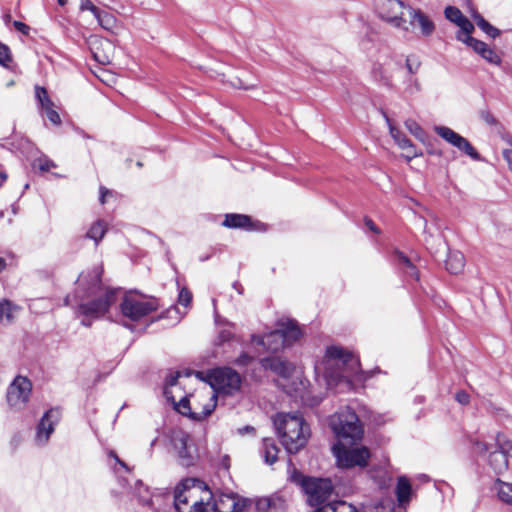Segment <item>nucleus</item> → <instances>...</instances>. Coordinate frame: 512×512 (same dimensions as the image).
I'll list each match as a JSON object with an SVG mask.
<instances>
[{"instance_id":"obj_26","label":"nucleus","mask_w":512,"mask_h":512,"mask_svg":"<svg viewBox=\"0 0 512 512\" xmlns=\"http://www.w3.org/2000/svg\"><path fill=\"white\" fill-rule=\"evenodd\" d=\"M251 219L243 214H227L223 225L229 228H250Z\"/></svg>"},{"instance_id":"obj_47","label":"nucleus","mask_w":512,"mask_h":512,"mask_svg":"<svg viewBox=\"0 0 512 512\" xmlns=\"http://www.w3.org/2000/svg\"><path fill=\"white\" fill-rule=\"evenodd\" d=\"M231 84L235 88L246 89V90L253 89L256 87V84L247 83V82L243 81L241 78H236V80L233 81Z\"/></svg>"},{"instance_id":"obj_46","label":"nucleus","mask_w":512,"mask_h":512,"mask_svg":"<svg viewBox=\"0 0 512 512\" xmlns=\"http://www.w3.org/2000/svg\"><path fill=\"white\" fill-rule=\"evenodd\" d=\"M37 165L38 168L44 172H47L56 166L55 163L49 159H38Z\"/></svg>"},{"instance_id":"obj_22","label":"nucleus","mask_w":512,"mask_h":512,"mask_svg":"<svg viewBox=\"0 0 512 512\" xmlns=\"http://www.w3.org/2000/svg\"><path fill=\"white\" fill-rule=\"evenodd\" d=\"M493 491L496 492L499 500L512 505V483L497 479L493 485Z\"/></svg>"},{"instance_id":"obj_48","label":"nucleus","mask_w":512,"mask_h":512,"mask_svg":"<svg viewBox=\"0 0 512 512\" xmlns=\"http://www.w3.org/2000/svg\"><path fill=\"white\" fill-rule=\"evenodd\" d=\"M253 361V357L247 353H242L235 361L238 366H247Z\"/></svg>"},{"instance_id":"obj_43","label":"nucleus","mask_w":512,"mask_h":512,"mask_svg":"<svg viewBox=\"0 0 512 512\" xmlns=\"http://www.w3.org/2000/svg\"><path fill=\"white\" fill-rule=\"evenodd\" d=\"M47 118L55 125H59L61 123V118L58 112L55 110V107L49 108L44 111Z\"/></svg>"},{"instance_id":"obj_5","label":"nucleus","mask_w":512,"mask_h":512,"mask_svg":"<svg viewBox=\"0 0 512 512\" xmlns=\"http://www.w3.org/2000/svg\"><path fill=\"white\" fill-rule=\"evenodd\" d=\"M179 374L170 375L167 378L164 388V396L166 400L173 404L174 408L182 415L189 416L194 420H203L209 416L216 407L217 395L211 390L207 384L197 389L189 396H183L177 402L174 390L177 388V379Z\"/></svg>"},{"instance_id":"obj_60","label":"nucleus","mask_w":512,"mask_h":512,"mask_svg":"<svg viewBox=\"0 0 512 512\" xmlns=\"http://www.w3.org/2000/svg\"><path fill=\"white\" fill-rule=\"evenodd\" d=\"M68 0H58V4L64 6Z\"/></svg>"},{"instance_id":"obj_56","label":"nucleus","mask_w":512,"mask_h":512,"mask_svg":"<svg viewBox=\"0 0 512 512\" xmlns=\"http://www.w3.org/2000/svg\"><path fill=\"white\" fill-rule=\"evenodd\" d=\"M321 400H322V398H321V397H318V396H317V397H314V398L312 399V401L308 402V405H310V406L316 405V404L320 403V402H321Z\"/></svg>"},{"instance_id":"obj_55","label":"nucleus","mask_w":512,"mask_h":512,"mask_svg":"<svg viewBox=\"0 0 512 512\" xmlns=\"http://www.w3.org/2000/svg\"><path fill=\"white\" fill-rule=\"evenodd\" d=\"M109 455L113 457L117 461V463H119L122 467L126 468V464L123 461H121L113 451H110Z\"/></svg>"},{"instance_id":"obj_49","label":"nucleus","mask_w":512,"mask_h":512,"mask_svg":"<svg viewBox=\"0 0 512 512\" xmlns=\"http://www.w3.org/2000/svg\"><path fill=\"white\" fill-rule=\"evenodd\" d=\"M455 399L462 405H467L470 401V396L465 391H458L455 395Z\"/></svg>"},{"instance_id":"obj_6","label":"nucleus","mask_w":512,"mask_h":512,"mask_svg":"<svg viewBox=\"0 0 512 512\" xmlns=\"http://www.w3.org/2000/svg\"><path fill=\"white\" fill-rule=\"evenodd\" d=\"M274 425L281 442L288 453H296L305 446L310 429L303 417L297 413H279Z\"/></svg>"},{"instance_id":"obj_1","label":"nucleus","mask_w":512,"mask_h":512,"mask_svg":"<svg viewBox=\"0 0 512 512\" xmlns=\"http://www.w3.org/2000/svg\"><path fill=\"white\" fill-rule=\"evenodd\" d=\"M248 501L237 494H220L216 500L204 482L188 478L174 491L177 512H244Z\"/></svg>"},{"instance_id":"obj_45","label":"nucleus","mask_w":512,"mask_h":512,"mask_svg":"<svg viewBox=\"0 0 512 512\" xmlns=\"http://www.w3.org/2000/svg\"><path fill=\"white\" fill-rule=\"evenodd\" d=\"M80 9L82 11L88 10L92 12L94 16L98 14L100 10L90 0H81Z\"/></svg>"},{"instance_id":"obj_62","label":"nucleus","mask_w":512,"mask_h":512,"mask_svg":"<svg viewBox=\"0 0 512 512\" xmlns=\"http://www.w3.org/2000/svg\"><path fill=\"white\" fill-rule=\"evenodd\" d=\"M312 512H320V510L318 508H316Z\"/></svg>"},{"instance_id":"obj_16","label":"nucleus","mask_w":512,"mask_h":512,"mask_svg":"<svg viewBox=\"0 0 512 512\" xmlns=\"http://www.w3.org/2000/svg\"><path fill=\"white\" fill-rule=\"evenodd\" d=\"M464 44L471 47L475 53L481 56L488 63L499 66L502 63L501 56L486 43L475 38L465 37Z\"/></svg>"},{"instance_id":"obj_13","label":"nucleus","mask_w":512,"mask_h":512,"mask_svg":"<svg viewBox=\"0 0 512 512\" xmlns=\"http://www.w3.org/2000/svg\"><path fill=\"white\" fill-rule=\"evenodd\" d=\"M407 7L410 6L400 0H377L376 3L379 17L398 30L403 27L404 11L407 12Z\"/></svg>"},{"instance_id":"obj_20","label":"nucleus","mask_w":512,"mask_h":512,"mask_svg":"<svg viewBox=\"0 0 512 512\" xmlns=\"http://www.w3.org/2000/svg\"><path fill=\"white\" fill-rule=\"evenodd\" d=\"M395 494L398 506L406 508L413 496L410 480L406 476L398 477Z\"/></svg>"},{"instance_id":"obj_2","label":"nucleus","mask_w":512,"mask_h":512,"mask_svg":"<svg viewBox=\"0 0 512 512\" xmlns=\"http://www.w3.org/2000/svg\"><path fill=\"white\" fill-rule=\"evenodd\" d=\"M330 427L338 438V442L332 448L338 466L365 467L370 458L369 450L364 446H352L363 436V429L356 413L350 407L336 412L330 419Z\"/></svg>"},{"instance_id":"obj_21","label":"nucleus","mask_w":512,"mask_h":512,"mask_svg":"<svg viewBox=\"0 0 512 512\" xmlns=\"http://www.w3.org/2000/svg\"><path fill=\"white\" fill-rule=\"evenodd\" d=\"M189 436L185 433H179L173 437L174 448L178 451V455L182 460V464L189 466L192 463L193 456L190 452Z\"/></svg>"},{"instance_id":"obj_59","label":"nucleus","mask_w":512,"mask_h":512,"mask_svg":"<svg viewBox=\"0 0 512 512\" xmlns=\"http://www.w3.org/2000/svg\"><path fill=\"white\" fill-rule=\"evenodd\" d=\"M5 261L3 258L0 257V271H2L5 268Z\"/></svg>"},{"instance_id":"obj_32","label":"nucleus","mask_w":512,"mask_h":512,"mask_svg":"<svg viewBox=\"0 0 512 512\" xmlns=\"http://www.w3.org/2000/svg\"><path fill=\"white\" fill-rule=\"evenodd\" d=\"M95 18L99 25L105 30L112 31L116 27V18L110 13L99 10Z\"/></svg>"},{"instance_id":"obj_35","label":"nucleus","mask_w":512,"mask_h":512,"mask_svg":"<svg viewBox=\"0 0 512 512\" xmlns=\"http://www.w3.org/2000/svg\"><path fill=\"white\" fill-rule=\"evenodd\" d=\"M405 127L416 139L421 142L425 141L426 133L415 120L407 119L405 121Z\"/></svg>"},{"instance_id":"obj_30","label":"nucleus","mask_w":512,"mask_h":512,"mask_svg":"<svg viewBox=\"0 0 512 512\" xmlns=\"http://www.w3.org/2000/svg\"><path fill=\"white\" fill-rule=\"evenodd\" d=\"M473 19L477 26L491 38H496L500 35V31L487 22L480 14L475 13Z\"/></svg>"},{"instance_id":"obj_44","label":"nucleus","mask_w":512,"mask_h":512,"mask_svg":"<svg viewBox=\"0 0 512 512\" xmlns=\"http://www.w3.org/2000/svg\"><path fill=\"white\" fill-rule=\"evenodd\" d=\"M372 73H373L374 77L378 80H385V81L388 80V76H387L386 72L382 69V66L378 63L374 64Z\"/></svg>"},{"instance_id":"obj_18","label":"nucleus","mask_w":512,"mask_h":512,"mask_svg":"<svg viewBox=\"0 0 512 512\" xmlns=\"http://www.w3.org/2000/svg\"><path fill=\"white\" fill-rule=\"evenodd\" d=\"M389 132L399 148L406 151L405 158L408 161L421 155L412 142L398 128L389 124Z\"/></svg>"},{"instance_id":"obj_58","label":"nucleus","mask_w":512,"mask_h":512,"mask_svg":"<svg viewBox=\"0 0 512 512\" xmlns=\"http://www.w3.org/2000/svg\"><path fill=\"white\" fill-rule=\"evenodd\" d=\"M253 430H254V428H253V427H251V426H246V427H244L243 429H240L239 431H240V433H243L244 431L249 432V431H253Z\"/></svg>"},{"instance_id":"obj_25","label":"nucleus","mask_w":512,"mask_h":512,"mask_svg":"<svg viewBox=\"0 0 512 512\" xmlns=\"http://www.w3.org/2000/svg\"><path fill=\"white\" fill-rule=\"evenodd\" d=\"M320 512H359L358 508L344 500H335L318 508Z\"/></svg>"},{"instance_id":"obj_3","label":"nucleus","mask_w":512,"mask_h":512,"mask_svg":"<svg viewBox=\"0 0 512 512\" xmlns=\"http://www.w3.org/2000/svg\"><path fill=\"white\" fill-rule=\"evenodd\" d=\"M102 273L101 265L82 272L76 281L74 293L65 298L66 304L86 317L99 318L108 312L115 301V291L102 284Z\"/></svg>"},{"instance_id":"obj_11","label":"nucleus","mask_w":512,"mask_h":512,"mask_svg":"<svg viewBox=\"0 0 512 512\" xmlns=\"http://www.w3.org/2000/svg\"><path fill=\"white\" fill-rule=\"evenodd\" d=\"M408 19L404 18L400 31L414 33L416 31L423 37H430L435 32L436 26L433 20L422 10L407 7Z\"/></svg>"},{"instance_id":"obj_7","label":"nucleus","mask_w":512,"mask_h":512,"mask_svg":"<svg viewBox=\"0 0 512 512\" xmlns=\"http://www.w3.org/2000/svg\"><path fill=\"white\" fill-rule=\"evenodd\" d=\"M494 441V444H490L475 439L472 441V449L479 455L489 452L487 463L496 474L500 475L508 470L509 458L512 459V440L502 433H497Z\"/></svg>"},{"instance_id":"obj_41","label":"nucleus","mask_w":512,"mask_h":512,"mask_svg":"<svg viewBox=\"0 0 512 512\" xmlns=\"http://www.w3.org/2000/svg\"><path fill=\"white\" fill-rule=\"evenodd\" d=\"M229 327L223 328L218 333V341L219 343H224L226 341H229L233 337V332L231 328L233 327L232 324L228 325Z\"/></svg>"},{"instance_id":"obj_17","label":"nucleus","mask_w":512,"mask_h":512,"mask_svg":"<svg viewBox=\"0 0 512 512\" xmlns=\"http://www.w3.org/2000/svg\"><path fill=\"white\" fill-rule=\"evenodd\" d=\"M251 341L264 346L267 351L271 352H277L286 346L280 329L269 332L264 336L252 335Z\"/></svg>"},{"instance_id":"obj_29","label":"nucleus","mask_w":512,"mask_h":512,"mask_svg":"<svg viewBox=\"0 0 512 512\" xmlns=\"http://www.w3.org/2000/svg\"><path fill=\"white\" fill-rule=\"evenodd\" d=\"M456 25L460 28L456 34L457 40L464 43L465 37L473 38L471 34L474 31V25L468 18L463 16V18Z\"/></svg>"},{"instance_id":"obj_53","label":"nucleus","mask_w":512,"mask_h":512,"mask_svg":"<svg viewBox=\"0 0 512 512\" xmlns=\"http://www.w3.org/2000/svg\"><path fill=\"white\" fill-rule=\"evenodd\" d=\"M110 194V191L106 189L105 187H100V203L104 204L106 195Z\"/></svg>"},{"instance_id":"obj_52","label":"nucleus","mask_w":512,"mask_h":512,"mask_svg":"<svg viewBox=\"0 0 512 512\" xmlns=\"http://www.w3.org/2000/svg\"><path fill=\"white\" fill-rule=\"evenodd\" d=\"M365 224H366V226H367L371 231H373V232H375V233H379L378 228L376 227V225L374 224V222H373L371 219L366 218V219H365Z\"/></svg>"},{"instance_id":"obj_8","label":"nucleus","mask_w":512,"mask_h":512,"mask_svg":"<svg viewBox=\"0 0 512 512\" xmlns=\"http://www.w3.org/2000/svg\"><path fill=\"white\" fill-rule=\"evenodd\" d=\"M302 489L306 495L307 503L316 508L326 506L331 502L334 487L328 478L307 477L302 481Z\"/></svg>"},{"instance_id":"obj_51","label":"nucleus","mask_w":512,"mask_h":512,"mask_svg":"<svg viewBox=\"0 0 512 512\" xmlns=\"http://www.w3.org/2000/svg\"><path fill=\"white\" fill-rule=\"evenodd\" d=\"M482 119L488 124H495L494 117L489 112H482Z\"/></svg>"},{"instance_id":"obj_54","label":"nucleus","mask_w":512,"mask_h":512,"mask_svg":"<svg viewBox=\"0 0 512 512\" xmlns=\"http://www.w3.org/2000/svg\"><path fill=\"white\" fill-rule=\"evenodd\" d=\"M94 58H95L97 61H99L100 63H102V64H106V63H109V62H110V60H109V58H108L107 56H101V55H99V54H98V53H96V52L94 53Z\"/></svg>"},{"instance_id":"obj_12","label":"nucleus","mask_w":512,"mask_h":512,"mask_svg":"<svg viewBox=\"0 0 512 512\" xmlns=\"http://www.w3.org/2000/svg\"><path fill=\"white\" fill-rule=\"evenodd\" d=\"M32 392L31 381L24 376H17L8 386L6 401L13 410H21L28 403Z\"/></svg>"},{"instance_id":"obj_19","label":"nucleus","mask_w":512,"mask_h":512,"mask_svg":"<svg viewBox=\"0 0 512 512\" xmlns=\"http://www.w3.org/2000/svg\"><path fill=\"white\" fill-rule=\"evenodd\" d=\"M261 365L265 369H270L283 378H288L294 371V366L279 357H267L261 360Z\"/></svg>"},{"instance_id":"obj_28","label":"nucleus","mask_w":512,"mask_h":512,"mask_svg":"<svg viewBox=\"0 0 512 512\" xmlns=\"http://www.w3.org/2000/svg\"><path fill=\"white\" fill-rule=\"evenodd\" d=\"M279 448L272 439L263 440V455L267 464L273 465L278 459Z\"/></svg>"},{"instance_id":"obj_38","label":"nucleus","mask_w":512,"mask_h":512,"mask_svg":"<svg viewBox=\"0 0 512 512\" xmlns=\"http://www.w3.org/2000/svg\"><path fill=\"white\" fill-rule=\"evenodd\" d=\"M178 301L184 307H188L192 301L191 292L186 288H182L179 292Z\"/></svg>"},{"instance_id":"obj_63","label":"nucleus","mask_w":512,"mask_h":512,"mask_svg":"<svg viewBox=\"0 0 512 512\" xmlns=\"http://www.w3.org/2000/svg\"><path fill=\"white\" fill-rule=\"evenodd\" d=\"M510 164H511V168H512V161L510 162Z\"/></svg>"},{"instance_id":"obj_40","label":"nucleus","mask_w":512,"mask_h":512,"mask_svg":"<svg viewBox=\"0 0 512 512\" xmlns=\"http://www.w3.org/2000/svg\"><path fill=\"white\" fill-rule=\"evenodd\" d=\"M10 61L11 56L9 47L0 43V64L6 66Z\"/></svg>"},{"instance_id":"obj_15","label":"nucleus","mask_w":512,"mask_h":512,"mask_svg":"<svg viewBox=\"0 0 512 512\" xmlns=\"http://www.w3.org/2000/svg\"><path fill=\"white\" fill-rule=\"evenodd\" d=\"M59 420L60 412L57 409H50L43 415L37 427L36 442L38 445H44L47 443Z\"/></svg>"},{"instance_id":"obj_36","label":"nucleus","mask_w":512,"mask_h":512,"mask_svg":"<svg viewBox=\"0 0 512 512\" xmlns=\"http://www.w3.org/2000/svg\"><path fill=\"white\" fill-rule=\"evenodd\" d=\"M444 14L449 21L455 24H457L464 16L462 12L454 6L446 7Z\"/></svg>"},{"instance_id":"obj_33","label":"nucleus","mask_w":512,"mask_h":512,"mask_svg":"<svg viewBox=\"0 0 512 512\" xmlns=\"http://www.w3.org/2000/svg\"><path fill=\"white\" fill-rule=\"evenodd\" d=\"M35 97L43 111L54 107V103L51 101L48 92L45 88L36 86Z\"/></svg>"},{"instance_id":"obj_24","label":"nucleus","mask_w":512,"mask_h":512,"mask_svg":"<svg viewBox=\"0 0 512 512\" xmlns=\"http://www.w3.org/2000/svg\"><path fill=\"white\" fill-rule=\"evenodd\" d=\"M280 331L283 333V339L286 346L291 345L295 341L299 340L302 336L300 328L293 321H288L285 327L280 329Z\"/></svg>"},{"instance_id":"obj_31","label":"nucleus","mask_w":512,"mask_h":512,"mask_svg":"<svg viewBox=\"0 0 512 512\" xmlns=\"http://www.w3.org/2000/svg\"><path fill=\"white\" fill-rule=\"evenodd\" d=\"M17 312V307L8 300L0 302V321L11 322Z\"/></svg>"},{"instance_id":"obj_50","label":"nucleus","mask_w":512,"mask_h":512,"mask_svg":"<svg viewBox=\"0 0 512 512\" xmlns=\"http://www.w3.org/2000/svg\"><path fill=\"white\" fill-rule=\"evenodd\" d=\"M13 26L15 27L16 30H18L24 35H28L30 32V27L23 22L14 21Z\"/></svg>"},{"instance_id":"obj_4","label":"nucleus","mask_w":512,"mask_h":512,"mask_svg":"<svg viewBox=\"0 0 512 512\" xmlns=\"http://www.w3.org/2000/svg\"><path fill=\"white\" fill-rule=\"evenodd\" d=\"M360 369V363L352 353L341 347L326 349L323 359L315 365L317 376H322L329 389L344 385L351 387Z\"/></svg>"},{"instance_id":"obj_61","label":"nucleus","mask_w":512,"mask_h":512,"mask_svg":"<svg viewBox=\"0 0 512 512\" xmlns=\"http://www.w3.org/2000/svg\"><path fill=\"white\" fill-rule=\"evenodd\" d=\"M90 322L86 321V320H82V325L84 326H90Z\"/></svg>"},{"instance_id":"obj_42","label":"nucleus","mask_w":512,"mask_h":512,"mask_svg":"<svg viewBox=\"0 0 512 512\" xmlns=\"http://www.w3.org/2000/svg\"><path fill=\"white\" fill-rule=\"evenodd\" d=\"M379 479H377V476L373 475V478L375 479L376 483L379 487L384 488L389 485L390 477L387 475L386 471H379Z\"/></svg>"},{"instance_id":"obj_57","label":"nucleus","mask_w":512,"mask_h":512,"mask_svg":"<svg viewBox=\"0 0 512 512\" xmlns=\"http://www.w3.org/2000/svg\"><path fill=\"white\" fill-rule=\"evenodd\" d=\"M3 19H4V22L6 24H8L11 21V15L9 13H7L4 15Z\"/></svg>"},{"instance_id":"obj_27","label":"nucleus","mask_w":512,"mask_h":512,"mask_svg":"<svg viewBox=\"0 0 512 512\" xmlns=\"http://www.w3.org/2000/svg\"><path fill=\"white\" fill-rule=\"evenodd\" d=\"M107 229L108 225L105 221L97 220L91 225V227L87 231L86 237L94 240L95 244L98 245L104 237L105 233L107 232Z\"/></svg>"},{"instance_id":"obj_9","label":"nucleus","mask_w":512,"mask_h":512,"mask_svg":"<svg viewBox=\"0 0 512 512\" xmlns=\"http://www.w3.org/2000/svg\"><path fill=\"white\" fill-rule=\"evenodd\" d=\"M159 303L155 298L127 295L120 304V310L124 317L131 321H139L143 317L156 311Z\"/></svg>"},{"instance_id":"obj_14","label":"nucleus","mask_w":512,"mask_h":512,"mask_svg":"<svg viewBox=\"0 0 512 512\" xmlns=\"http://www.w3.org/2000/svg\"><path fill=\"white\" fill-rule=\"evenodd\" d=\"M434 131L437 133V135H439L449 144L458 148L460 151L470 156L472 159H479V154L471 145V143L466 138L462 137L460 134L456 133L451 128L446 126H436L434 128Z\"/></svg>"},{"instance_id":"obj_39","label":"nucleus","mask_w":512,"mask_h":512,"mask_svg":"<svg viewBox=\"0 0 512 512\" xmlns=\"http://www.w3.org/2000/svg\"><path fill=\"white\" fill-rule=\"evenodd\" d=\"M420 67L419 60L414 56H408L406 58V68L410 74H415Z\"/></svg>"},{"instance_id":"obj_37","label":"nucleus","mask_w":512,"mask_h":512,"mask_svg":"<svg viewBox=\"0 0 512 512\" xmlns=\"http://www.w3.org/2000/svg\"><path fill=\"white\" fill-rule=\"evenodd\" d=\"M399 262L406 267V273L410 276L417 278V272L410 259L406 257L404 254L398 252L397 253Z\"/></svg>"},{"instance_id":"obj_10","label":"nucleus","mask_w":512,"mask_h":512,"mask_svg":"<svg viewBox=\"0 0 512 512\" xmlns=\"http://www.w3.org/2000/svg\"><path fill=\"white\" fill-rule=\"evenodd\" d=\"M240 384L241 378L239 374L228 367L216 368L208 375L207 385L215 394L217 392L233 394L240 388Z\"/></svg>"},{"instance_id":"obj_34","label":"nucleus","mask_w":512,"mask_h":512,"mask_svg":"<svg viewBox=\"0 0 512 512\" xmlns=\"http://www.w3.org/2000/svg\"><path fill=\"white\" fill-rule=\"evenodd\" d=\"M363 512H393V501L385 498L376 504L367 505Z\"/></svg>"},{"instance_id":"obj_23","label":"nucleus","mask_w":512,"mask_h":512,"mask_svg":"<svg viewBox=\"0 0 512 512\" xmlns=\"http://www.w3.org/2000/svg\"><path fill=\"white\" fill-rule=\"evenodd\" d=\"M465 265V258L461 252H452L446 259V269L452 274L460 273Z\"/></svg>"}]
</instances>
